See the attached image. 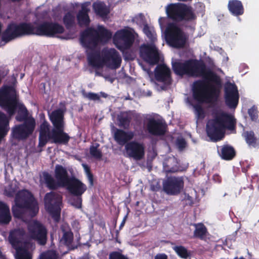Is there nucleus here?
<instances>
[{"label": "nucleus", "mask_w": 259, "mask_h": 259, "mask_svg": "<svg viewBox=\"0 0 259 259\" xmlns=\"http://www.w3.org/2000/svg\"><path fill=\"white\" fill-rule=\"evenodd\" d=\"M195 229L194 231V237L203 240L205 238L207 233V230L205 225L202 223L194 224Z\"/></svg>", "instance_id": "36"}, {"label": "nucleus", "mask_w": 259, "mask_h": 259, "mask_svg": "<svg viewBox=\"0 0 259 259\" xmlns=\"http://www.w3.org/2000/svg\"><path fill=\"white\" fill-rule=\"evenodd\" d=\"M142 118L140 115L137 114L135 117V121L137 123L140 124L142 121Z\"/></svg>", "instance_id": "56"}, {"label": "nucleus", "mask_w": 259, "mask_h": 259, "mask_svg": "<svg viewBox=\"0 0 259 259\" xmlns=\"http://www.w3.org/2000/svg\"><path fill=\"white\" fill-rule=\"evenodd\" d=\"M73 197L70 198V201L71 205L77 209L81 208L82 207V195L78 196H72Z\"/></svg>", "instance_id": "41"}, {"label": "nucleus", "mask_w": 259, "mask_h": 259, "mask_svg": "<svg viewBox=\"0 0 259 259\" xmlns=\"http://www.w3.org/2000/svg\"><path fill=\"white\" fill-rule=\"evenodd\" d=\"M36 125L34 118H30L27 121L15 125L11 131V137L19 141L27 139L33 133Z\"/></svg>", "instance_id": "14"}, {"label": "nucleus", "mask_w": 259, "mask_h": 259, "mask_svg": "<svg viewBox=\"0 0 259 259\" xmlns=\"http://www.w3.org/2000/svg\"><path fill=\"white\" fill-rule=\"evenodd\" d=\"M213 181L215 182L221 183L222 181V178L218 174H215L213 176L212 178Z\"/></svg>", "instance_id": "55"}, {"label": "nucleus", "mask_w": 259, "mask_h": 259, "mask_svg": "<svg viewBox=\"0 0 259 259\" xmlns=\"http://www.w3.org/2000/svg\"><path fill=\"white\" fill-rule=\"evenodd\" d=\"M258 113V112L257 108L254 106H252L248 111L249 116L250 117L251 120L253 121H256L257 120Z\"/></svg>", "instance_id": "46"}, {"label": "nucleus", "mask_w": 259, "mask_h": 259, "mask_svg": "<svg viewBox=\"0 0 259 259\" xmlns=\"http://www.w3.org/2000/svg\"><path fill=\"white\" fill-rule=\"evenodd\" d=\"M141 55L144 60L151 65H155L159 62L158 50L155 46L144 44L140 48Z\"/></svg>", "instance_id": "21"}, {"label": "nucleus", "mask_w": 259, "mask_h": 259, "mask_svg": "<svg viewBox=\"0 0 259 259\" xmlns=\"http://www.w3.org/2000/svg\"><path fill=\"white\" fill-rule=\"evenodd\" d=\"M55 177L62 187H65L71 178L69 177L66 168L60 164L55 166Z\"/></svg>", "instance_id": "26"}, {"label": "nucleus", "mask_w": 259, "mask_h": 259, "mask_svg": "<svg viewBox=\"0 0 259 259\" xmlns=\"http://www.w3.org/2000/svg\"><path fill=\"white\" fill-rule=\"evenodd\" d=\"M11 220L9 206L5 202L0 201V224L8 225Z\"/></svg>", "instance_id": "33"}, {"label": "nucleus", "mask_w": 259, "mask_h": 259, "mask_svg": "<svg viewBox=\"0 0 259 259\" xmlns=\"http://www.w3.org/2000/svg\"><path fill=\"white\" fill-rule=\"evenodd\" d=\"M228 8L230 13L234 16H239L244 14V9L242 2L239 0H230Z\"/></svg>", "instance_id": "32"}, {"label": "nucleus", "mask_w": 259, "mask_h": 259, "mask_svg": "<svg viewBox=\"0 0 259 259\" xmlns=\"http://www.w3.org/2000/svg\"><path fill=\"white\" fill-rule=\"evenodd\" d=\"M187 143L183 138L178 139L177 141V145L180 150H183L186 146Z\"/></svg>", "instance_id": "52"}, {"label": "nucleus", "mask_w": 259, "mask_h": 259, "mask_svg": "<svg viewBox=\"0 0 259 259\" xmlns=\"http://www.w3.org/2000/svg\"><path fill=\"white\" fill-rule=\"evenodd\" d=\"M40 259H57V255L55 252H48L41 254Z\"/></svg>", "instance_id": "50"}, {"label": "nucleus", "mask_w": 259, "mask_h": 259, "mask_svg": "<svg viewBox=\"0 0 259 259\" xmlns=\"http://www.w3.org/2000/svg\"><path fill=\"white\" fill-rule=\"evenodd\" d=\"M143 31L150 41L154 42L156 40L155 31L152 28H151L147 24L144 25Z\"/></svg>", "instance_id": "39"}, {"label": "nucleus", "mask_w": 259, "mask_h": 259, "mask_svg": "<svg viewBox=\"0 0 259 259\" xmlns=\"http://www.w3.org/2000/svg\"><path fill=\"white\" fill-rule=\"evenodd\" d=\"M184 187V181L181 178L170 177L167 178L163 184L164 191L168 195L179 194Z\"/></svg>", "instance_id": "18"}, {"label": "nucleus", "mask_w": 259, "mask_h": 259, "mask_svg": "<svg viewBox=\"0 0 259 259\" xmlns=\"http://www.w3.org/2000/svg\"><path fill=\"white\" fill-rule=\"evenodd\" d=\"M65 31L64 27L57 22L45 21L34 26L30 22L10 23L3 32L2 39L5 42L26 35H35L54 37Z\"/></svg>", "instance_id": "1"}, {"label": "nucleus", "mask_w": 259, "mask_h": 259, "mask_svg": "<svg viewBox=\"0 0 259 259\" xmlns=\"http://www.w3.org/2000/svg\"><path fill=\"white\" fill-rule=\"evenodd\" d=\"M17 191L16 187H13V185H9L5 188V193L6 195L9 197L14 196Z\"/></svg>", "instance_id": "47"}, {"label": "nucleus", "mask_w": 259, "mask_h": 259, "mask_svg": "<svg viewBox=\"0 0 259 259\" xmlns=\"http://www.w3.org/2000/svg\"><path fill=\"white\" fill-rule=\"evenodd\" d=\"M18 101L16 90L13 87L6 85L0 89V106L7 112L13 114Z\"/></svg>", "instance_id": "11"}, {"label": "nucleus", "mask_w": 259, "mask_h": 259, "mask_svg": "<svg viewBox=\"0 0 259 259\" xmlns=\"http://www.w3.org/2000/svg\"><path fill=\"white\" fill-rule=\"evenodd\" d=\"M53 127H65L64 112L61 109H58L53 111L49 115Z\"/></svg>", "instance_id": "27"}, {"label": "nucleus", "mask_w": 259, "mask_h": 259, "mask_svg": "<svg viewBox=\"0 0 259 259\" xmlns=\"http://www.w3.org/2000/svg\"><path fill=\"white\" fill-rule=\"evenodd\" d=\"M65 127L53 128L51 130L50 124L45 119L39 125L38 146H45L48 142L52 143L66 145L70 137L64 132Z\"/></svg>", "instance_id": "6"}, {"label": "nucleus", "mask_w": 259, "mask_h": 259, "mask_svg": "<svg viewBox=\"0 0 259 259\" xmlns=\"http://www.w3.org/2000/svg\"><path fill=\"white\" fill-rule=\"evenodd\" d=\"M257 188H258V189L259 190V184H258V186Z\"/></svg>", "instance_id": "62"}, {"label": "nucleus", "mask_w": 259, "mask_h": 259, "mask_svg": "<svg viewBox=\"0 0 259 259\" xmlns=\"http://www.w3.org/2000/svg\"><path fill=\"white\" fill-rule=\"evenodd\" d=\"M203 80L194 82L192 87L193 97L199 103H209L216 100L222 87L221 78L215 72L208 69L201 75Z\"/></svg>", "instance_id": "2"}, {"label": "nucleus", "mask_w": 259, "mask_h": 259, "mask_svg": "<svg viewBox=\"0 0 259 259\" xmlns=\"http://www.w3.org/2000/svg\"><path fill=\"white\" fill-rule=\"evenodd\" d=\"M112 35L111 32L103 26H99L97 29L89 27L81 32L80 41L83 48L93 50L100 43L107 42Z\"/></svg>", "instance_id": "5"}, {"label": "nucleus", "mask_w": 259, "mask_h": 259, "mask_svg": "<svg viewBox=\"0 0 259 259\" xmlns=\"http://www.w3.org/2000/svg\"><path fill=\"white\" fill-rule=\"evenodd\" d=\"M247 171V169L246 167H242V171L244 173H246Z\"/></svg>", "instance_id": "59"}, {"label": "nucleus", "mask_w": 259, "mask_h": 259, "mask_svg": "<svg viewBox=\"0 0 259 259\" xmlns=\"http://www.w3.org/2000/svg\"><path fill=\"white\" fill-rule=\"evenodd\" d=\"M30 237L40 245H45L47 241L48 231L44 225L37 221H34L28 226Z\"/></svg>", "instance_id": "15"}, {"label": "nucleus", "mask_w": 259, "mask_h": 259, "mask_svg": "<svg viewBox=\"0 0 259 259\" xmlns=\"http://www.w3.org/2000/svg\"><path fill=\"white\" fill-rule=\"evenodd\" d=\"M242 136L248 146L259 148V138L256 136L253 131H244Z\"/></svg>", "instance_id": "34"}, {"label": "nucleus", "mask_w": 259, "mask_h": 259, "mask_svg": "<svg viewBox=\"0 0 259 259\" xmlns=\"http://www.w3.org/2000/svg\"><path fill=\"white\" fill-rule=\"evenodd\" d=\"M166 171H167V172H169V173L175 172L178 171V167H171L170 168H167L166 169Z\"/></svg>", "instance_id": "57"}, {"label": "nucleus", "mask_w": 259, "mask_h": 259, "mask_svg": "<svg viewBox=\"0 0 259 259\" xmlns=\"http://www.w3.org/2000/svg\"><path fill=\"white\" fill-rule=\"evenodd\" d=\"M87 51L88 61L90 65L95 68H101L104 65L103 58H101L100 53L99 51L95 50Z\"/></svg>", "instance_id": "29"}, {"label": "nucleus", "mask_w": 259, "mask_h": 259, "mask_svg": "<svg viewBox=\"0 0 259 259\" xmlns=\"http://www.w3.org/2000/svg\"><path fill=\"white\" fill-rule=\"evenodd\" d=\"M82 166L86 174L90 187L94 186V176L91 171L90 167L86 164H82Z\"/></svg>", "instance_id": "42"}, {"label": "nucleus", "mask_w": 259, "mask_h": 259, "mask_svg": "<svg viewBox=\"0 0 259 259\" xmlns=\"http://www.w3.org/2000/svg\"><path fill=\"white\" fill-rule=\"evenodd\" d=\"M82 94L84 97L88 98L90 100L97 101L100 99V96L96 93L92 92L87 93L83 92Z\"/></svg>", "instance_id": "48"}, {"label": "nucleus", "mask_w": 259, "mask_h": 259, "mask_svg": "<svg viewBox=\"0 0 259 259\" xmlns=\"http://www.w3.org/2000/svg\"><path fill=\"white\" fill-rule=\"evenodd\" d=\"M99 146L97 144L96 146H92L90 148V152L91 155L94 158L100 159L102 157V153L100 150L98 149V147Z\"/></svg>", "instance_id": "43"}, {"label": "nucleus", "mask_w": 259, "mask_h": 259, "mask_svg": "<svg viewBox=\"0 0 259 259\" xmlns=\"http://www.w3.org/2000/svg\"><path fill=\"white\" fill-rule=\"evenodd\" d=\"M74 15L71 12H67L63 18V22L67 29L72 28L75 24Z\"/></svg>", "instance_id": "38"}, {"label": "nucleus", "mask_w": 259, "mask_h": 259, "mask_svg": "<svg viewBox=\"0 0 259 259\" xmlns=\"http://www.w3.org/2000/svg\"><path fill=\"white\" fill-rule=\"evenodd\" d=\"M155 77L159 82L170 83L171 72L170 69L165 64H159L155 69Z\"/></svg>", "instance_id": "24"}, {"label": "nucleus", "mask_w": 259, "mask_h": 259, "mask_svg": "<svg viewBox=\"0 0 259 259\" xmlns=\"http://www.w3.org/2000/svg\"><path fill=\"white\" fill-rule=\"evenodd\" d=\"M225 103L230 108H235L239 102V95L235 83L227 82L224 88Z\"/></svg>", "instance_id": "17"}, {"label": "nucleus", "mask_w": 259, "mask_h": 259, "mask_svg": "<svg viewBox=\"0 0 259 259\" xmlns=\"http://www.w3.org/2000/svg\"><path fill=\"white\" fill-rule=\"evenodd\" d=\"M250 167V165H247V167L246 168H247V169H248V168H249Z\"/></svg>", "instance_id": "60"}, {"label": "nucleus", "mask_w": 259, "mask_h": 259, "mask_svg": "<svg viewBox=\"0 0 259 259\" xmlns=\"http://www.w3.org/2000/svg\"><path fill=\"white\" fill-rule=\"evenodd\" d=\"M154 259H168V257L164 253H158L155 255Z\"/></svg>", "instance_id": "54"}, {"label": "nucleus", "mask_w": 259, "mask_h": 259, "mask_svg": "<svg viewBox=\"0 0 259 259\" xmlns=\"http://www.w3.org/2000/svg\"><path fill=\"white\" fill-rule=\"evenodd\" d=\"M135 20L137 23H143L145 21V17L143 14H139L135 17Z\"/></svg>", "instance_id": "53"}, {"label": "nucleus", "mask_w": 259, "mask_h": 259, "mask_svg": "<svg viewBox=\"0 0 259 259\" xmlns=\"http://www.w3.org/2000/svg\"><path fill=\"white\" fill-rule=\"evenodd\" d=\"M125 150L127 156L136 161L144 158L145 156V148L143 144L136 141L130 142L125 145Z\"/></svg>", "instance_id": "19"}, {"label": "nucleus", "mask_w": 259, "mask_h": 259, "mask_svg": "<svg viewBox=\"0 0 259 259\" xmlns=\"http://www.w3.org/2000/svg\"><path fill=\"white\" fill-rule=\"evenodd\" d=\"M218 152L221 158L225 160H231L236 155L234 148L229 145H223Z\"/></svg>", "instance_id": "35"}, {"label": "nucleus", "mask_w": 259, "mask_h": 259, "mask_svg": "<svg viewBox=\"0 0 259 259\" xmlns=\"http://www.w3.org/2000/svg\"><path fill=\"white\" fill-rule=\"evenodd\" d=\"M145 120L147 121V130L150 135L162 136L165 134L166 125L161 120L146 116Z\"/></svg>", "instance_id": "20"}, {"label": "nucleus", "mask_w": 259, "mask_h": 259, "mask_svg": "<svg viewBox=\"0 0 259 259\" xmlns=\"http://www.w3.org/2000/svg\"><path fill=\"white\" fill-rule=\"evenodd\" d=\"M109 259H128V258L118 251H113L109 254Z\"/></svg>", "instance_id": "49"}, {"label": "nucleus", "mask_w": 259, "mask_h": 259, "mask_svg": "<svg viewBox=\"0 0 259 259\" xmlns=\"http://www.w3.org/2000/svg\"><path fill=\"white\" fill-rule=\"evenodd\" d=\"M23 234L18 230L10 232L9 240L12 247L16 251V259H32L31 253L28 250L32 247L30 241H22Z\"/></svg>", "instance_id": "9"}, {"label": "nucleus", "mask_w": 259, "mask_h": 259, "mask_svg": "<svg viewBox=\"0 0 259 259\" xmlns=\"http://www.w3.org/2000/svg\"><path fill=\"white\" fill-rule=\"evenodd\" d=\"M13 110L14 113L13 114H11L9 111L7 112V113L10 116H12L17 112L15 118L17 121H23L24 122L25 121H27L30 118H33L32 117H28L29 113L26 107L24 104L20 103L19 101L17 102L16 105L14 108Z\"/></svg>", "instance_id": "25"}, {"label": "nucleus", "mask_w": 259, "mask_h": 259, "mask_svg": "<svg viewBox=\"0 0 259 259\" xmlns=\"http://www.w3.org/2000/svg\"><path fill=\"white\" fill-rule=\"evenodd\" d=\"M67 190L72 196H80L87 190V186L75 177H71L65 185Z\"/></svg>", "instance_id": "22"}, {"label": "nucleus", "mask_w": 259, "mask_h": 259, "mask_svg": "<svg viewBox=\"0 0 259 259\" xmlns=\"http://www.w3.org/2000/svg\"><path fill=\"white\" fill-rule=\"evenodd\" d=\"M193 107L197 118L203 119L205 117V112L202 106L199 104H196L193 105Z\"/></svg>", "instance_id": "45"}, {"label": "nucleus", "mask_w": 259, "mask_h": 259, "mask_svg": "<svg viewBox=\"0 0 259 259\" xmlns=\"http://www.w3.org/2000/svg\"><path fill=\"white\" fill-rule=\"evenodd\" d=\"M134 134L133 132H125L121 129H116L114 132V138L115 141L120 145H126L127 142L133 139Z\"/></svg>", "instance_id": "28"}, {"label": "nucleus", "mask_w": 259, "mask_h": 259, "mask_svg": "<svg viewBox=\"0 0 259 259\" xmlns=\"http://www.w3.org/2000/svg\"><path fill=\"white\" fill-rule=\"evenodd\" d=\"M126 218V217H125L123 219V220H122L121 223L120 224V225L119 227L120 229H121L122 228V227L124 225Z\"/></svg>", "instance_id": "58"}, {"label": "nucleus", "mask_w": 259, "mask_h": 259, "mask_svg": "<svg viewBox=\"0 0 259 259\" xmlns=\"http://www.w3.org/2000/svg\"><path fill=\"white\" fill-rule=\"evenodd\" d=\"M250 186H251V189H253V186H252V185H251Z\"/></svg>", "instance_id": "61"}, {"label": "nucleus", "mask_w": 259, "mask_h": 259, "mask_svg": "<svg viewBox=\"0 0 259 259\" xmlns=\"http://www.w3.org/2000/svg\"><path fill=\"white\" fill-rule=\"evenodd\" d=\"M236 124V119L232 115L225 112L217 113L206 123L207 135L212 141H219L225 137L226 130L235 129Z\"/></svg>", "instance_id": "4"}, {"label": "nucleus", "mask_w": 259, "mask_h": 259, "mask_svg": "<svg viewBox=\"0 0 259 259\" xmlns=\"http://www.w3.org/2000/svg\"><path fill=\"white\" fill-rule=\"evenodd\" d=\"M45 206L47 211L56 223L60 220L61 198L55 192L47 193L44 197Z\"/></svg>", "instance_id": "12"}, {"label": "nucleus", "mask_w": 259, "mask_h": 259, "mask_svg": "<svg viewBox=\"0 0 259 259\" xmlns=\"http://www.w3.org/2000/svg\"><path fill=\"white\" fill-rule=\"evenodd\" d=\"M173 249L181 258H187L189 255L187 249L182 245L174 246Z\"/></svg>", "instance_id": "40"}, {"label": "nucleus", "mask_w": 259, "mask_h": 259, "mask_svg": "<svg viewBox=\"0 0 259 259\" xmlns=\"http://www.w3.org/2000/svg\"><path fill=\"white\" fill-rule=\"evenodd\" d=\"M165 11L168 18L176 23L190 22L197 18L192 7L184 3L170 4Z\"/></svg>", "instance_id": "8"}, {"label": "nucleus", "mask_w": 259, "mask_h": 259, "mask_svg": "<svg viewBox=\"0 0 259 259\" xmlns=\"http://www.w3.org/2000/svg\"><path fill=\"white\" fill-rule=\"evenodd\" d=\"M93 9L95 13L102 18H105L110 13L109 6H107L104 2L97 1L93 3Z\"/></svg>", "instance_id": "30"}, {"label": "nucleus", "mask_w": 259, "mask_h": 259, "mask_svg": "<svg viewBox=\"0 0 259 259\" xmlns=\"http://www.w3.org/2000/svg\"><path fill=\"white\" fill-rule=\"evenodd\" d=\"M39 211L38 204L33 194L28 190L19 191L15 195V205L12 207L14 218L23 219L26 217L32 218Z\"/></svg>", "instance_id": "3"}, {"label": "nucleus", "mask_w": 259, "mask_h": 259, "mask_svg": "<svg viewBox=\"0 0 259 259\" xmlns=\"http://www.w3.org/2000/svg\"><path fill=\"white\" fill-rule=\"evenodd\" d=\"M10 128L9 118L5 113L0 111V143L8 135Z\"/></svg>", "instance_id": "31"}, {"label": "nucleus", "mask_w": 259, "mask_h": 259, "mask_svg": "<svg viewBox=\"0 0 259 259\" xmlns=\"http://www.w3.org/2000/svg\"><path fill=\"white\" fill-rule=\"evenodd\" d=\"M102 56L104 65L113 69L119 68L121 64L122 59L119 53L114 48H104L102 50Z\"/></svg>", "instance_id": "16"}, {"label": "nucleus", "mask_w": 259, "mask_h": 259, "mask_svg": "<svg viewBox=\"0 0 259 259\" xmlns=\"http://www.w3.org/2000/svg\"><path fill=\"white\" fill-rule=\"evenodd\" d=\"M119 126L124 128L129 127L131 121V118L128 116H121L118 118Z\"/></svg>", "instance_id": "44"}, {"label": "nucleus", "mask_w": 259, "mask_h": 259, "mask_svg": "<svg viewBox=\"0 0 259 259\" xmlns=\"http://www.w3.org/2000/svg\"><path fill=\"white\" fill-rule=\"evenodd\" d=\"M137 33L133 28L122 29L117 31L113 36V42L121 51L130 49L134 44Z\"/></svg>", "instance_id": "10"}, {"label": "nucleus", "mask_w": 259, "mask_h": 259, "mask_svg": "<svg viewBox=\"0 0 259 259\" xmlns=\"http://www.w3.org/2000/svg\"><path fill=\"white\" fill-rule=\"evenodd\" d=\"M172 68L177 75L190 77H200L208 69L202 61L196 59L176 61L172 63Z\"/></svg>", "instance_id": "7"}, {"label": "nucleus", "mask_w": 259, "mask_h": 259, "mask_svg": "<svg viewBox=\"0 0 259 259\" xmlns=\"http://www.w3.org/2000/svg\"><path fill=\"white\" fill-rule=\"evenodd\" d=\"M44 178L45 183L47 187L50 190H57L59 187H61V184L52 177V176L48 172L44 174Z\"/></svg>", "instance_id": "37"}, {"label": "nucleus", "mask_w": 259, "mask_h": 259, "mask_svg": "<svg viewBox=\"0 0 259 259\" xmlns=\"http://www.w3.org/2000/svg\"><path fill=\"white\" fill-rule=\"evenodd\" d=\"M90 5V2H84L81 5V9L76 15L78 24L80 26H88L90 24L91 20L89 15L90 11L89 7Z\"/></svg>", "instance_id": "23"}, {"label": "nucleus", "mask_w": 259, "mask_h": 259, "mask_svg": "<svg viewBox=\"0 0 259 259\" xmlns=\"http://www.w3.org/2000/svg\"><path fill=\"white\" fill-rule=\"evenodd\" d=\"M63 239L67 244H71L73 241V234L71 233L65 232L63 235Z\"/></svg>", "instance_id": "51"}, {"label": "nucleus", "mask_w": 259, "mask_h": 259, "mask_svg": "<svg viewBox=\"0 0 259 259\" xmlns=\"http://www.w3.org/2000/svg\"><path fill=\"white\" fill-rule=\"evenodd\" d=\"M166 38L168 43L175 48H183L187 37L183 30L177 25L170 24L167 29Z\"/></svg>", "instance_id": "13"}]
</instances>
